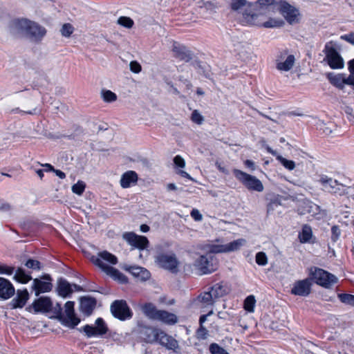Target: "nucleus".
Returning <instances> with one entry per match:
<instances>
[{"label": "nucleus", "instance_id": "e433bc0d", "mask_svg": "<svg viewBox=\"0 0 354 354\" xmlns=\"http://www.w3.org/2000/svg\"><path fill=\"white\" fill-rule=\"evenodd\" d=\"M101 95L105 102L111 103L117 100V95L110 90L102 89Z\"/></svg>", "mask_w": 354, "mask_h": 354}, {"label": "nucleus", "instance_id": "f3484780", "mask_svg": "<svg viewBox=\"0 0 354 354\" xmlns=\"http://www.w3.org/2000/svg\"><path fill=\"white\" fill-rule=\"evenodd\" d=\"M44 279H35L32 284V289L35 291L36 296H39L41 293L47 292L52 290L53 285L51 283V277L48 274L43 277Z\"/></svg>", "mask_w": 354, "mask_h": 354}, {"label": "nucleus", "instance_id": "6e6d98bb", "mask_svg": "<svg viewBox=\"0 0 354 354\" xmlns=\"http://www.w3.org/2000/svg\"><path fill=\"white\" fill-rule=\"evenodd\" d=\"M174 163L176 167L183 168L185 166V160L179 155L174 158Z\"/></svg>", "mask_w": 354, "mask_h": 354}, {"label": "nucleus", "instance_id": "6ab92c4d", "mask_svg": "<svg viewBox=\"0 0 354 354\" xmlns=\"http://www.w3.org/2000/svg\"><path fill=\"white\" fill-rule=\"evenodd\" d=\"M174 56L180 60L189 62L193 58V53L185 46L174 41L172 46Z\"/></svg>", "mask_w": 354, "mask_h": 354}, {"label": "nucleus", "instance_id": "1a4fd4ad", "mask_svg": "<svg viewBox=\"0 0 354 354\" xmlns=\"http://www.w3.org/2000/svg\"><path fill=\"white\" fill-rule=\"evenodd\" d=\"M111 312L114 317L124 321L133 316V313L124 300H115L111 305Z\"/></svg>", "mask_w": 354, "mask_h": 354}, {"label": "nucleus", "instance_id": "4468645a", "mask_svg": "<svg viewBox=\"0 0 354 354\" xmlns=\"http://www.w3.org/2000/svg\"><path fill=\"white\" fill-rule=\"evenodd\" d=\"M326 77L330 83L339 90H343L345 84L349 85L354 90V82L352 80L351 77H346L344 73H339L335 75L333 73H328Z\"/></svg>", "mask_w": 354, "mask_h": 354}, {"label": "nucleus", "instance_id": "c85d7f7f", "mask_svg": "<svg viewBox=\"0 0 354 354\" xmlns=\"http://www.w3.org/2000/svg\"><path fill=\"white\" fill-rule=\"evenodd\" d=\"M155 320L171 325L176 324L178 322V318L176 315L171 313H169L163 310H160Z\"/></svg>", "mask_w": 354, "mask_h": 354}, {"label": "nucleus", "instance_id": "864d4df0", "mask_svg": "<svg viewBox=\"0 0 354 354\" xmlns=\"http://www.w3.org/2000/svg\"><path fill=\"white\" fill-rule=\"evenodd\" d=\"M281 24H282V22H280V21L278 22L277 21H276L274 19H270L268 21L263 22L260 26H263L264 28H274V27L280 26L281 25Z\"/></svg>", "mask_w": 354, "mask_h": 354}, {"label": "nucleus", "instance_id": "680f3d73", "mask_svg": "<svg viewBox=\"0 0 354 354\" xmlns=\"http://www.w3.org/2000/svg\"><path fill=\"white\" fill-rule=\"evenodd\" d=\"M12 111L14 113L19 112V113H26V114H30V115H36L39 113V111L37 108L33 109L32 110H30V111H24L20 110L19 108H17L16 109H13Z\"/></svg>", "mask_w": 354, "mask_h": 354}, {"label": "nucleus", "instance_id": "ddd939ff", "mask_svg": "<svg viewBox=\"0 0 354 354\" xmlns=\"http://www.w3.org/2000/svg\"><path fill=\"white\" fill-rule=\"evenodd\" d=\"M158 264L172 273L178 272V262L174 254H159L156 257Z\"/></svg>", "mask_w": 354, "mask_h": 354}, {"label": "nucleus", "instance_id": "72a5a7b5", "mask_svg": "<svg viewBox=\"0 0 354 354\" xmlns=\"http://www.w3.org/2000/svg\"><path fill=\"white\" fill-rule=\"evenodd\" d=\"M312 237L313 231L311 227L308 224L304 225L298 234L300 243H306V242H308Z\"/></svg>", "mask_w": 354, "mask_h": 354}, {"label": "nucleus", "instance_id": "412c9836", "mask_svg": "<svg viewBox=\"0 0 354 354\" xmlns=\"http://www.w3.org/2000/svg\"><path fill=\"white\" fill-rule=\"evenodd\" d=\"M28 299L29 294L27 289L18 290L17 291L16 297L12 299L9 304V306L11 309L23 308Z\"/></svg>", "mask_w": 354, "mask_h": 354}, {"label": "nucleus", "instance_id": "4c0bfd02", "mask_svg": "<svg viewBox=\"0 0 354 354\" xmlns=\"http://www.w3.org/2000/svg\"><path fill=\"white\" fill-rule=\"evenodd\" d=\"M255 304L256 299L254 296L249 295L244 301V309L249 313H253L254 310Z\"/></svg>", "mask_w": 354, "mask_h": 354}, {"label": "nucleus", "instance_id": "4d7b16f0", "mask_svg": "<svg viewBox=\"0 0 354 354\" xmlns=\"http://www.w3.org/2000/svg\"><path fill=\"white\" fill-rule=\"evenodd\" d=\"M141 66L136 61L131 62L130 63V70L134 73H138L141 71Z\"/></svg>", "mask_w": 354, "mask_h": 354}, {"label": "nucleus", "instance_id": "bb28decb", "mask_svg": "<svg viewBox=\"0 0 354 354\" xmlns=\"http://www.w3.org/2000/svg\"><path fill=\"white\" fill-rule=\"evenodd\" d=\"M295 62V56L293 55H289L283 61L276 60V68L280 71H289L293 67Z\"/></svg>", "mask_w": 354, "mask_h": 354}, {"label": "nucleus", "instance_id": "a18cd8bd", "mask_svg": "<svg viewBox=\"0 0 354 354\" xmlns=\"http://www.w3.org/2000/svg\"><path fill=\"white\" fill-rule=\"evenodd\" d=\"M191 120L194 123L201 124L204 120V118L198 110H194L192 113Z\"/></svg>", "mask_w": 354, "mask_h": 354}, {"label": "nucleus", "instance_id": "9d476101", "mask_svg": "<svg viewBox=\"0 0 354 354\" xmlns=\"http://www.w3.org/2000/svg\"><path fill=\"white\" fill-rule=\"evenodd\" d=\"M278 10L286 21L292 25L299 22V11L284 0L279 1Z\"/></svg>", "mask_w": 354, "mask_h": 354}, {"label": "nucleus", "instance_id": "423d86ee", "mask_svg": "<svg viewBox=\"0 0 354 354\" xmlns=\"http://www.w3.org/2000/svg\"><path fill=\"white\" fill-rule=\"evenodd\" d=\"M310 275L311 280L313 279L317 284L325 288H329L337 281L335 275L321 268H311Z\"/></svg>", "mask_w": 354, "mask_h": 354}, {"label": "nucleus", "instance_id": "c03bdc74", "mask_svg": "<svg viewBox=\"0 0 354 354\" xmlns=\"http://www.w3.org/2000/svg\"><path fill=\"white\" fill-rule=\"evenodd\" d=\"M118 24L124 28H131L133 27L134 22L130 17L122 16L118 18Z\"/></svg>", "mask_w": 354, "mask_h": 354}, {"label": "nucleus", "instance_id": "dca6fc26", "mask_svg": "<svg viewBox=\"0 0 354 354\" xmlns=\"http://www.w3.org/2000/svg\"><path fill=\"white\" fill-rule=\"evenodd\" d=\"M82 250L84 255L96 266L97 264L95 263V261H93V259H100V261L103 263H105L104 261L111 265H115L118 263V258L107 251L100 252L98 253L97 256L95 257L94 255H91L85 248H82Z\"/></svg>", "mask_w": 354, "mask_h": 354}, {"label": "nucleus", "instance_id": "8fccbe9b", "mask_svg": "<svg viewBox=\"0 0 354 354\" xmlns=\"http://www.w3.org/2000/svg\"><path fill=\"white\" fill-rule=\"evenodd\" d=\"M256 263L259 266H265L268 263L266 254L263 252H259L256 254Z\"/></svg>", "mask_w": 354, "mask_h": 354}, {"label": "nucleus", "instance_id": "79ce46f5", "mask_svg": "<svg viewBox=\"0 0 354 354\" xmlns=\"http://www.w3.org/2000/svg\"><path fill=\"white\" fill-rule=\"evenodd\" d=\"M211 354H229L225 349L216 343H212L209 346Z\"/></svg>", "mask_w": 354, "mask_h": 354}, {"label": "nucleus", "instance_id": "0e129e2a", "mask_svg": "<svg viewBox=\"0 0 354 354\" xmlns=\"http://www.w3.org/2000/svg\"><path fill=\"white\" fill-rule=\"evenodd\" d=\"M341 38L354 45V33L342 35Z\"/></svg>", "mask_w": 354, "mask_h": 354}, {"label": "nucleus", "instance_id": "f257e3e1", "mask_svg": "<svg viewBox=\"0 0 354 354\" xmlns=\"http://www.w3.org/2000/svg\"><path fill=\"white\" fill-rule=\"evenodd\" d=\"M239 245H195L189 252L194 259V266L201 275L210 274L217 269V261L214 254L237 250Z\"/></svg>", "mask_w": 354, "mask_h": 354}, {"label": "nucleus", "instance_id": "3c124183", "mask_svg": "<svg viewBox=\"0 0 354 354\" xmlns=\"http://www.w3.org/2000/svg\"><path fill=\"white\" fill-rule=\"evenodd\" d=\"M208 334L207 330L203 326L200 325L199 328L196 330V335L199 339H205Z\"/></svg>", "mask_w": 354, "mask_h": 354}, {"label": "nucleus", "instance_id": "20e7f679", "mask_svg": "<svg viewBox=\"0 0 354 354\" xmlns=\"http://www.w3.org/2000/svg\"><path fill=\"white\" fill-rule=\"evenodd\" d=\"M232 173L234 177L249 191L261 192L263 185L256 176L247 174L240 169H234Z\"/></svg>", "mask_w": 354, "mask_h": 354}, {"label": "nucleus", "instance_id": "2f4dec72", "mask_svg": "<svg viewBox=\"0 0 354 354\" xmlns=\"http://www.w3.org/2000/svg\"><path fill=\"white\" fill-rule=\"evenodd\" d=\"M197 301L202 307L212 306L216 301L209 290L199 295Z\"/></svg>", "mask_w": 354, "mask_h": 354}, {"label": "nucleus", "instance_id": "5701e85b", "mask_svg": "<svg viewBox=\"0 0 354 354\" xmlns=\"http://www.w3.org/2000/svg\"><path fill=\"white\" fill-rule=\"evenodd\" d=\"M138 180V174L132 170L124 172L120 178V184L122 188L127 189L136 185Z\"/></svg>", "mask_w": 354, "mask_h": 354}, {"label": "nucleus", "instance_id": "69168bd1", "mask_svg": "<svg viewBox=\"0 0 354 354\" xmlns=\"http://www.w3.org/2000/svg\"><path fill=\"white\" fill-rule=\"evenodd\" d=\"M244 165H245L246 167L250 169L252 171H253L256 169L255 163L254 161H252L251 160H246L244 162Z\"/></svg>", "mask_w": 354, "mask_h": 354}, {"label": "nucleus", "instance_id": "9b49d317", "mask_svg": "<svg viewBox=\"0 0 354 354\" xmlns=\"http://www.w3.org/2000/svg\"><path fill=\"white\" fill-rule=\"evenodd\" d=\"M324 51L326 55L325 60L330 68L341 69L344 68V59L335 47L326 44Z\"/></svg>", "mask_w": 354, "mask_h": 354}, {"label": "nucleus", "instance_id": "473e14b6", "mask_svg": "<svg viewBox=\"0 0 354 354\" xmlns=\"http://www.w3.org/2000/svg\"><path fill=\"white\" fill-rule=\"evenodd\" d=\"M214 299L222 297L227 293V288L223 283H218L208 289Z\"/></svg>", "mask_w": 354, "mask_h": 354}, {"label": "nucleus", "instance_id": "de8ad7c7", "mask_svg": "<svg viewBox=\"0 0 354 354\" xmlns=\"http://www.w3.org/2000/svg\"><path fill=\"white\" fill-rule=\"evenodd\" d=\"M25 266L30 269L35 270H41V263L37 260L34 259H28L26 263Z\"/></svg>", "mask_w": 354, "mask_h": 354}, {"label": "nucleus", "instance_id": "0eeeda50", "mask_svg": "<svg viewBox=\"0 0 354 354\" xmlns=\"http://www.w3.org/2000/svg\"><path fill=\"white\" fill-rule=\"evenodd\" d=\"M80 332H84L87 337H102L109 331V327L104 320L98 317L95 325L86 324L79 329Z\"/></svg>", "mask_w": 354, "mask_h": 354}, {"label": "nucleus", "instance_id": "cd10ccee", "mask_svg": "<svg viewBox=\"0 0 354 354\" xmlns=\"http://www.w3.org/2000/svg\"><path fill=\"white\" fill-rule=\"evenodd\" d=\"M135 277L141 281H146L150 278V272L145 268L139 266H131L126 268Z\"/></svg>", "mask_w": 354, "mask_h": 354}, {"label": "nucleus", "instance_id": "ea45409f", "mask_svg": "<svg viewBox=\"0 0 354 354\" xmlns=\"http://www.w3.org/2000/svg\"><path fill=\"white\" fill-rule=\"evenodd\" d=\"M277 160L288 170L292 171L295 167V162L292 160H288L281 155H277Z\"/></svg>", "mask_w": 354, "mask_h": 354}, {"label": "nucleus", "instance_id": "39448f33", "mask_svg": "<svg viewBox=\"0 0 354 354\" xmlns=\"http://www.w3.org/2000/svg\"><path fill=\"white\" fill-rule=\"evenodd\" d=\"M318 183L322 185L324 192L339 196H344L349 193L347 186L326 175H321Z\"/></svg>", "mask_w": 354, "mask_h": 354}, {"label": "nucleus", "instance_id": "37998d69", "mask_svg": "<svg viewBox=\"0 0 354 354\" xmlns=\"http://www.w3.org/2000/svg\"><path fill=\"white\" fill-rule=\"evenodd\" d=\"M86 185L82 180H78L77 183L72 186V192L79 196L82 195L85 190Z\"/></svg>", "mask_w": 354, "mask_h": 354}, {"label": "nucleus", "instance_id": "7ed1b4c3", "mask_svg": "<svg viewBox=\"0 0 354 354\" xmlns=\"http://www.w3.org/2000/svg\"><path fill=\"white\" fill-rule=\"evenodd\" d=\"M11 26L35 43H39L46 35V29L44 26L25 18L12 20Z\"/></svg>", "mask_w": 354, "mask_h": 354}, {"label": "nucleus", "instance_id": "c756f323", "mask_svg": "<svg viewBox=\"0 0 354 354\" xmlns=\"http://www.w3.org/2000/svg\"><path fill=\"white\" fill-rule=\"evenodd\" d=\"M143 314L150 319L155 320L160 310L152 303H145L140 306Z\"/></svg>", "mask_w": 354, "mask_h": 354}, {"label": "nucleus", "instance_id": "603ef678", "mask_svg": "<svg viewBox=\"0 0 354 354\" xmlns=\"http://www.w3.org/2000/svg\"><path fill=\"white\" fill-rule=\"evenodd\" d=\"M341 234V230L337 225H333L331 227V241L333 242H336Z\"/></svg>", "mask_w": 354, "mask_h": 354}, {"label": "nucleus", "instance_id": "393cba45", "mask_svg": "<svg viewBox=\"0 0 354 354\" xmlns=\"http://www.w3.org/2000/svg\"><path fill=\"white\" fill-rule=\"evenodd\" d=\"M72 284L69 283L64 279H59L57 281V292L58 295L64 298L69 297L73 292Z\"/></svg>", "mask_w": 354, "mask_h": 354}, {"label": "nucleus", "instance_id": "aec40b11", "mask_svg": "<svg viewBox=\"0 0 354 354\" xmlns=\"http://www.w3.org/2000/svg\"><path fill=\"white\" fill-rule=\"evenodd\" d=\"M159 330L158 328L145 326L140 330V338L146 343H156Z\"/></svg>", "mask_w": 354, "mask_h": 354}, {"label": "nucleus", "instance_id": "052dcab7", "mask_svg": "<svg viewBox=\"0 0 354 354\" xmlns=\"http://www.w3.org/2000/svg\"><path fill=\"white\" fill-rule=\"evenodd\" d=\"M348 69L350 72L349 77H351L352 80L354 82V58L348 62Z\"/></svg>", "mask_w": 354, "mask_h": 354}, {"label": "nucleus", "instance_id": "4be33fe9", "mask_svg": "<svg viewBox=\"0 0 354 354\" xmlns=\"http://www.w3.org/2000/svg\"><path fill=\"white\" fill-rule=\"evenodd\" d=\"M15 292V289L12 283L3 277H0V298L8 299L14 295Z\"/></svg>", "mask_w": 354, "mask_h": 354}, {"label": "nucleus", "instance_id": "a878e982", "mask_svg": "<svg viewBox=\"0 0 354 354\" xmlns=\"http://www.w3.org/2000/svg\"><path fill=\"white\" fill-rule=\"evenodd\" d=\"M122 239L127 243H149L147 236L138 235L133 232H124L122 234Z\"/></svg>", "mask_w": 354, "mask_h": 354}, {"label": "nucleus", "instance_id": "f8f14e48", "mask_svg": "<svg viewBox=\"0 0 354 354\" xmlns=\"http://www.w3.org/2000/svg\"><path fill=\"white\" fill-rule=\"evenodd\" d=\"M93 261H95V263L97 264L98 268H100L104 272L111 277L113 280L122 284H125L128 282L127 277L118 269H115L106 263H102L100 259H93Z\"/></svg>", "mask_w": 354, "mask_h": 354}, {"label": "nucleus", "instance_id": "bf43d9fd", "mask_svg": "<svg viewBox=\"0 0 354 354\" xmlns=\"http://www.w3.org/2000/svg\"><path fill=\"white\" fill-rule=\"evenodd\" d=\"M11 210V205L5 202L3 200L0 199V211L9 212Z\"/></svg>", "mask_w": 354, "mask_h": 354}, {"label": "nucleus", "instance_id": "09e8293b", "mask_svg": "<svg viewBox=\"0 0 354 354\" xmlns=\"http://www.w3.org/2000/svg\"><path fill=\"white\" fill-rule=\"evenodd\" d=\"M15 268L13 266H9L6 264L0 263V274L11 275L15 272Z\"/></svg>", "mask_w": 354, "mask_h": 354}, {"label": "nucleus", "instance_id": "e2e57ef3", "mask_svg": "<svg viewBox=\"0 0 354 354\" xmlns=\"http://www.w3.org/2000/svg\"><path fill=\"white\" fill-rule=\"evenodd\" d=\"M289 55L288 54V49H285V50H281L279 52V55H277V59L276 60H284L286 59V57Z\"/></svg>", "mask_w": 354, "mask_h": 354}, {"label": "nucleus", "instance_id": "58836bf2", "mask_svg": "<svg viewBox=\"0 0 354 354\" xmlns=\"http://www.w3.org/2000/svg\"><path fill=\"white\" fill-rule=\"evenodd\" d=\"M337 297L339 301L346 304L349 305L351 306L354 307V295L347 293H340L337 295Z\"/></svg>", "mask_w": 354, "mask_h": 354}, {"label": "nucleus", "instance_id": "774afa93", "mask_svg": "<svg viewBox=\"0 0 354 354\" xmlns=\"http://www.w3.org/2000/svg\"><path fill=\"white\" fill-rule=\"evenodd\" d=\"M287 115L289 117H290V116H303L304 113L302 112H300L298 111H289L287 113Z\"/></svg>", "mask_w": 354, "mask_h": 354}, {"label": "nucleus", "instance_id": "f704fd0d", "mask_svg": "<svg viewBox=\"0 0 354 354\" xmlns=\"http://www.w3.org/2000/svg\"><path fill=\"white\" fill-rule=\"evenodd\" d=\"M13 279L19 283H27L32 279V277L30 274L26 273L24 269L18 268L15 270Z\"/></svg>", "mask_w": 354, "mask_h": 354}, {"label": "nucleus", "instance_id": "a211bd4d", "mask_svg": "<svg viewBox=\"0 0 354 354\" xmlns=\"http://www.w3.org/2000/svg\"><path fill=\"white\" fill-rule=\"evenodd\" d=\"M161 346H165L169 350H172L175 353L178 352V343L174 337L166 334L164 331L160 329L157 342Z\"/></svg>", "mask_w": 354, "mask_h": 354}, {"label": "nucleus", "instance_id": "7c9ffc66", "mask_svg": "<svg viewBox=\"0 0 354 354\" xmlns=\"http://www.w3.org/2000/svg\"><path fill=\"white\" fill-rule=\"evenodd\" d=\"M193 66L198 69V73L203 75L207 79H211L212 73L209 65L203 63L199 60H195L192 63Z\"/></svg>", "mask_w": 354, "mask_h": 354}, {"label": "nucleus", "instance_id": "b1692460", "mask_svg": "<svg viewBox=\"0 0 354 354\" xmlns=\"http://www.w3.org/2000/svg\"><path fill=\"white\" fill-rule=\"evenodd\" d=\"M23 233L26 236H32L38 232L41 226L39 223L30 220L24 221L20 224Z\"/></svg>", "mask_w": 354, "mask_h": 354}, {"label": "nucleus", "instance_id": "2eb2a0df", "mask_svg": "<svg viewBox=\"0 0 354 354\" xmlns=\"http://www.w3.org/2000/svg\"><path fill=\"white\" fill-rule=\"evenodd\" d=\"M312 285V280L310 278L296 281L292 285L290 292L294 295L307 297L311 292Z\"/></svg>", "mask_w": 354, "mask_h": 354}, {"label": "nucleus", "instance_id": "338daca9", "mask_svg": "<svg viewBox=\"0 0 354 354\" xmlns=\"http://www.w3.org/2000/svg\"><path fill=\"white\" fill-rule=\"evenodd\" d=\"M53 172L56 174L57 176H58L60 179H64L66 178V174L64 171L59 170V169H55L53 171Z\"/></svg>", "mask_w": 354, "mask_h": 354}, {"label": "nucleus", "instance_id": "49530a36", "mask_svg": "<svg viewBox=\"0 0 354 354\" xmlns=\"http://www.w3.org/2000/svg\"><path fill=\"white\" fill-rule=\"evenodd\" d=\"M73 27L70 24H64L61 29V33L64 37H68L73 32Z\"/></svg>", "mask_w": 354, "mask_h": 354}, {"label": "nucleus", "instance_id": "a19ab883", "mask_svg": "<svg viewBox=\"0 0 354 354\" xmlns=\"http://www.w3.org/2000/svg\"><path fill=\"white\" fill-rule=\"evenodd\" d=\"M133 248L131 250L138 249L139 250V257L140 259L147 258L149 254V246L150 245H132Z\"/></svg>", "mask_w": 354, "mask_h": 354}, {"label": "nucleus", "instance_id": "5fc2aeb1", "mask_svg": "<svg viewBox=\"0 0 354 354\" xmlns=\"http://www.w3.org/2000/svg\"><path fill=\"white\" fill-rule=\"evenodd\" d=\"M281 205V199L279 197L278 198H274L272 200L267 206V212L268 213H270L271 212L274 211V208L276 207H278Z\"/></svg>", "mask_w": 354, "mask_h": 354}, {"label": "nucleus", "instance_id": "6e6552de", "mask_svg": "<svg viewBox=\"0 0 354 354\" xmlns=\"http://www.w3.org/2000/svg\"><path fill=\"white\" fill-rule=\"evenodd\" d=\"M247 6L243 14L245 19L250 24L258 25L256 20L259 17V15L251 10L252 4L247 0H232L230 8L234 11H238L239 9Z\"/></svg>", "mask_w": 354, "mask_h": 354}, {"label": "nucleus", "instance_id": "13d9d810", "mask_svg": "<svg viewBox=\"0 0 354 354\" xmlns=\"http://www.w3.org/2000/svg\"><path fill=\"white\" fill-rule=\"evenodd\" d=\"M190 216L195 221H201L203 216L197 209H193L190 212Z\"/></svg>", "mask_w": 354, "mask_h": 354}, {"label": "nucleus", "instance_id": "c9c22d12", "mask_svg": "<svg viewBox=\"0 0 354 354\" xmlns=\"http://www.w3.org/2000/svg\"><path fill=\"white\" fill-rule=\"evenodd\" d=\"M94 307V302L88 298H84L81 299L80 309L82 313L86 315L91 314Z\"/></svg>", "mask_w": 354, "mask_h": 354}, {"label": "nucleus", "instance_id": "f03ea898", "mask_svg": "<svg viewBox=\"0 0 354 354\" xmlns=\"http://www.w3.org/2000/svg\"><path fill=\"white\" fill-rule=\"evenodd\" d=\"M75 303L68 301L65 304L64 312L59 304H57L55 307L53 306V302L48 297H40L35 299L28 307L29 311H33L35 313H46L52 311L57 319L62 325L68 328H74L80 322L74 310Z\"/></svg>", "mask_w": 354, "mask_h": 354}]
</instances>
